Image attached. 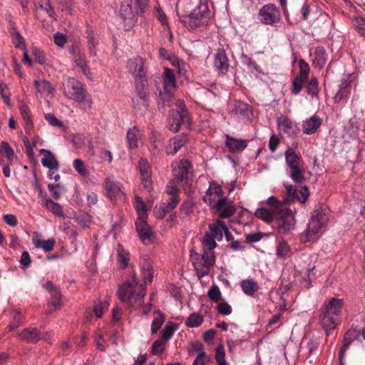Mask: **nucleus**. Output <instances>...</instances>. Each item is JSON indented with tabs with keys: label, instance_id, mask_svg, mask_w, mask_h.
Segmentation results:
<instances>
[{
	"label": "nucleus",
	"instance_id": "nucleus-1",
	"mask_svg": "<svg viewBox=\"0 0 365 365\" xmlns=\"http://www.w3.org/2000/svg\"><path fill=\"white\" fill-rule=\"evenodd\" d=\"M139 264L144 283H150L153 281L154 271L149 257L146 255H142ZM145 294V284H138L135 279L125 283L118 289L120 300L128 306L135 308L141 306Z\"/></svg>",
	"mask_w": 365,
	"mask_h": 365
},
{
	"label": "nucleus",
	"instance_id": "nucleus-2",
	"mask_svg": "<svg viewBox=\"0 0 365 365\" xmlns=\"http://www.w3.org/2000/svg\"><path fill=\"white\" fill-rule=\"evenodd\" d=\"M178 16L182 24L188 29L207 25L210 17L207 0H197V5L190 14H179Z\"/></svg>",
	"mask_w": 365,
	"mask_h": 365
},
{
	"label": "nucleus",
	"instance_id": "nucleus-3",
	"mask_svg": "<svg viewBox=\"0 0 365 365\" xmlns=\"http://www.w3.org/2000/svg\"><path fill=\"white\" fill-rule=\"evenodd\" d=\"M343 306V299L337 298H331L324 304V311L321 315V324L327 335L337 326L338 317Z\"/></svg>",
	"mask_w": 365,
	"mask_h": 365
},
{
	"label": "nucleus",
	"instance_id": "nucleus-4",
	"mask_svg": "<svg viewBox=\"0 0 365 365\" xmlns=\"http://www.w3.org/2000/svg\"><path fill=\"white\" fill-rule=\"evenodd\" d=\"M63 94L67 98L73 100L84 107L90 108L92 106V101L83 84L73 77L66 78L63 83Z\"/></svg>",
	"mask_w": 365,
	"mask_h": 365
},
{
	"label": "nucleus",
	"instance_id": "nucleus-5",
	"mask_svg": "<svg viewBox=\"0 0 365 365\" xmlns=\"http://www.w3.org/2000/svg\"><path fill=\"white\" fill-rule=\"evenodd\" d=\"M190 258L199 278L207 275L210 267L215 262V257L212 251H205L202 254L191 252Z\"/></svg>",
	"mask_w": 365,
	"mask_h": 365
},
{
	"label": "nucleus",
	"instance_id": "nucleus-6",
	"mask_svg": "<svg viewBox=\"0 0 365 365\" xmlns=\"http://www.w3.org/2000/svg\"><path fill=\"white\" fill-rule=\"evenodd\" d=\"M136 95L133 98V108L138 115H144L150 106V91L143 83L135 86Z\"/></svg>",
	"mask_w": 365,
	"mask_h": 365
},
{
	"label": "nucleus",
	"instance_id": "nucleus-7",
	"mask_svg": "<svg viewBox=\"0 0 365 365\" xmlns=\"http://www.w3.org/2000/svg\"><path fill=\"white\" fill-rule=\"evenodd\" d=\"M260 21L266 25H273L280 21V12L274 4L264 5L259 11Z\"/></svg>",
	"mask_w": 365,
	"mask_h": 365
},
{
	"label": "nucleus",
	"instance_id": "nucleus-8",
	"mask_svg": "<svg viewBox=\"0 0 365 365\" xmlns=\"http://www.w3.org/2000/svg\"><path fill=\"white\" fill-rule=\"evenodd\" d=\"M127 68L135 78L144 80L146 78V67L145 60L139 56L128 59Z\"/></svg>",
	"mask_w": 365,
	"mask_h": 365
},
{
	"label": "nucleus",
	"instance_id": "nucleus-9",
	"mask_svg": "<svg viewBox=\"0 0 365 365\" xmlns=\"http://www.w3.org/2000/svg\"><path fill=\"white\" fill-rule=\"evenodd\" d=\"M279 215L278 230L280 233L287 234L294 229L295 219L290 209L281 210Z\"/></svg>",
	"mask_w": 365,
	"mask_h": 365
},
{
	"label": "nucleus",
	"instance_id": "nucleus-10",
	"mask_svg": "<svg viewBox=\"0 0 365 365\" xmlns=\"http://www.w3.org/2000/svg\"><path fill=\"white\" fill-rule=\"evenodd\" d=\"M223 194L222 188L219 184L215 181L210 182L209 187L203 197V201L212 208L217 202L224 198Z\"/></svg>",
	"mask_w": 365,
	"mask_h": 365
},
{
	"label": "nucleus",
	"instance_id": "nucleus-11",
	"mask_svg": "<svg viewBox=\"0 0 365 365\" xmlns=\"http://www.w3.org/2000/svg\"><path fill=\"white\" fill-rule=\"evenodd\" d=\"M69 52L72 55L76 65L79 67L82 73L88 78H91L90 67L86 60L85 54L81 51L78 44H73Z\"/></svg>",
	"mask_w": 365,
	"mask_h": 365
},
{
	"label": "nucleus",
	"instance_id": "nucleus-12",
	"mask_svg": "<svg viewBox=\"0 0 365 365\" xmlns=\"http://www.w3.org/2000/svg\"><path fill=\"white\" fill-rule=\"evenodd\" d=\"M231 115L239 121L249 122L252 119V111L248 104L242 101H236Z\"/></svg>",
	"mask_w": 365,
	"mask_h": 365
},
{
	"label": "nucleus",
	"instance_id": "nucleus-13",
	"mask_svg": "<svg viewBox=\"0 0 365 365\" xmlns=\"http://www.w3.org/2000/svg\"><path fill=\"white\" fill-rule=\"evenodd\" d=\"M175 178L180 180L189 181L192 175V166L188 160H181L173 166Z\"/></svg>",
	"mask_w": 365,
	"mask_h": 365
},
{
	"label": "nucleus",
	"instance_id": "nucleus-14",
	"mask_svg": "<svg viewBox=\"0 0 365 365\" xmlns=\"http://www.w3.org/2000/svg\"><path fill=\"white\" fill-rule=\"evenodd\" d=\"M131 3L132 0H124L120 10V16L126 30L130 29L135 23V16L132 9Z\"/></svg>",
	"mask_w": 365,
	"mask_h": 365
},
{
	"label": "nucleus",
	"instance_id": "nucleus-15",
	"mask_svg": "<svg viewBox=\"0 0 365 365\" xmlns=\"http://www.w3.org/2000/svg\"><path fill=\"white\" fill-rule=\"evenodd\" d=\"M188 120L189 118L187 110H172L168 118V128L174 133L178 132L181 124L188 123Z\"/></svg>",
	"mask_w": 365,
	"mask_h": 365
},
{
	"label": "nucleus",
	"instance_id": "nucleus-16",
	"mask_svg": "<svg viewBox=\"0 0 365 365\" xmlns=\"http://www.w3.org/2000/svg\"><path fill=\"white\" fill-rule=\"evenodd\" d=\"M135 226L141 241L145 245L151 243L154 238V234L149 227L146 219H137Z\"/></svg>",
	"mask_w": 365,
	"mask_h": 365
},
{
	"label": "nucleus",
	"instance_id": "nucleus-17",
	"mask_svg": "<svg viewBox=\"0 0 365 365\" xmlns=\"http://www.w3.org/2000/svg\"><path fill=\"white\" fill-rule=\"evenodd\" d=\"M212 209L219 213L220 218H228L233 215L236 211L233 202L227 197H224L217 202Z\"/></svg>",
	"mask_w": 365,
	"mask_h": 365
},
{
	"label": "nucleus",
	"instance_id": "nucleus-18",
	"mask_svg": "<svg viewBox=\"0 0 365 365\" xmlns=\"http://www.w3.org/2000/svg\"><path fill=\"white\" fill-rule=\"evenodd\" d=\"M230 67L229 60L223 48H219L214 57V68L221 74H226Z\"/></svg>",
	"mask_w": 365,
	"mask_h": 365
},
{
	"label": "nucleus",
	"instance_id": "nucleus-19",
	"mask_svg": "<svg viewBox=\"0 0 365 365\" xmlns=\"http://www.w3.org/2000/svg\"><path fill=\"white\" fill-rule=\"evenodd\" d=\"M105 189L108 196L111 200L120 199L123 196V191L122 190L120 183L117 181L107 179L106 181Z\"/></svg>",
	"mask_w": 365,
	"mask_h": 365
},
{
	"label": "nucleus",
	"instance_id": "nucleus-20",
	"mask_svg": "<svg viewBox=\"0 0 365 365\" xmlns=\"http://www.w3.org/2000/svg\"><path fill=\"white\" fill-rule=\"evenodd\" d=\"M187 141V138L185 135H178L171 138L166 148L167 154L172 155H175L177 152L186 144Z\"/></svg>",
	"mask_w": 365,
	"mask_h": 365
},
{
	"label": "nucleus",
	"instance_id": "nucleus-21",
	"mask_svg": "<svg viewBox=\"0 0 365 365\" xmlns=\"http://www.w3.org/2000/svg\"><path fill=\"white\" fill-rule=\"evenodd\" d=\"M277 123L279 130L283 133L289 136L296 133L297 125L288 117L282 115L278 118Z\"/></svg>",
	"mask_w": 365,
	"mask_h": 365
},
{
	"label": "nucleus",
	"instance_id": "nucleus-22",
	"mask_svg": "<svg viewBox=\"0 0 365 365\" xmlns=\"http://www.w3.org/2000/svg\"><path fill=\"white\" fill-rule=\"evenodd\" d=\"M226 146L230 153H240L244 150L247 146V140L232 138L228 135H226Z\"/></svg>",
	"mask_w": 365,
	"mask_h": 365
},
{
	"label": "nucleus",
	"instance_id": "nucleus-23",
	"mask_svg": "<svg viewBox=\"0 0 365 365\" xmlns=\"http://www.w3.org/2000/svg\"><path fill=\"white\" fill-rule=\"evenodd\" d=\"M32 242L36 247L41 248L45 252L51 251L56 243V240L53 238H51L47 240H41L40 234L36 232L34 233Z\"/></svg>",
	"mask_w": 365,
	"mask_h": 365
},
{
	"label": "nucleus",
	"instance_id": "nucleus-24",
	"mask_svg": "<svg viewBox=\"0 0 365 365\" xmlns=\"http://www.w3.org/2000/svg\"><path fill=\"white\" fill-rule=\"evenodd\" d=\"M321 124V118L317 115H313L303 122V131L307 135L313 134L317 132Z\"/></svg>",
	"mask_w": 365,
	"mask_h": 365
},
{
	"label": "nucleus",
	"instance_id": "nucleus-25",
	"mask_svg": "<svg viewBox=\"0 0 365 365\" xmlns=\"http://www.w3.org/2000/svg\"><path fill=\"white\" fill-rule=\"evenodd\" d=\"M34 84L38 93L41 96H54L56 88L51 85L49 81L46 80L34 81Z\"/></svg>",
	"mask_w": 365,
	"mask_h": 365
},
{
	"label": "nucleus",
	"instance_id": "nucleus-26",
	"mask_svg": "<svg viewBox=\"0 0 365 365\" xmlns=\"http://www.w3.org/2000/svg\"><path fill=\"white\" fill-rule=\"evenodd\" d=\"M39 152L44 155L41 159L43 166L50 170H57L58 169V163L51 151L46 149H41Z\"/></svg>",
	"mask_w": 365,
	"mask_h": 365
},
{
	"label": "nucleus",
	"instance_id": "nucleus-27",
	"mask_svg": "<svg viewBox=\"0 0 365 365\" xmlns=\"http://www.w3.org/2000/svg\"><path fill=\"white\" fill-rule=\"evenodd\" d=\"M286 164L289 169L296 168L302 166V159L293 150L288 149L284 153Z\"/></svg>",
	"mask_w": 365,
	"mask_h": 365
},
{
	"label": "nucleus",
	"instance_id": "nucleus-28",
	"mask_svg": "<svg viewBox=\"0 0 365 365\" xmlns=\"http://www.w3.org/2000/svg\"><path fill=\"white\" fill-rule=\"evenodd\" d=\"M164 91H172L176 88V78L173 70L166 68L163 74Z\"/></svg>",
	"mask_w": 365,
	"mask_h": 365
},
{
	"label": "nucleus",
	"instance_id": "nucleus-29",
	"mask_svg": "<svg viewBox=\"0 0 365 365\" xmlns=\"http://www.w3.org/2000/svg\"><path fill=\"white\" fill-rule=\"evenodd\" d=\"M21 339L28 342L35 343L42 339L40 331L36 328L25 329L20 334Z\"/></svg>",
	"mask_w": 365,
	"mask_h": 365
},
{
	"label": "nucleus",
	"instance_id": "nucleus-30",
	"mask_svg": "<svg viewBox=\"0 0 365 365\" xmlns=\"http://www.w3.org/2000/svg\"><path fill=\"white\" fill-rule=\"evenodd\" d=\"M327 59L325 49L322 46L317 47L314 51V58L312 61L314 67L319 69L322 68L327 63Z\"/></svg>",
	"mask_w": 365,
	"mask_h": 365
},
{
	"label": "nucleus",
	"instance_id": "nucleus-31",
	"mask_svg": "<svg viewBox=\"0 0 365 365\" xmlns=\"http://www.w3.org/2000/svg\"><path fill=\"white\" fill-rule=\"evenodd\" d=\"M34 5L44 11L51 19L57 20V16L51 6V0H34Z\"/></svg>",
	"mask_w": 365,
	"mask_h": 365
},
{
	"label": "nucleus",
	"instance_id": "nucleus-32",
	"mask_svg": "<svg viewBox=\"0 0 365 365\" xmlns=\"http://www.w3.org/2000/svg\"><path fill=\"white\" fill-rule=\"evenodd\" d=\"M140 139V130L137 126H133L127 132L128 147L130 149L136 148L138 146Z\"/></svg>",
	"mask_w": 365,
	"mask_h": 365
},
{
	"label": "nucleus",
	"instance_id": "nucleus-33",
	"mask_svg": "<svg viewBox=\"0 0 365 365\" xmlns=\"http://www.w3.org/2000/svg\"><path fill=\"white\" fill-rule=\"evenodd\" d=\"M225 225L226 224L224 222L219 220L214 223L210 224L209 225L211 234L210 235L217 240H222Z\"/></svg>",
	"mask_w": 365,
	"mask_h": 365
},
{
	"label": "nucleus",
	"instance_id": "nucleus-34",
	"mask_svg": "<svg viewBox=\"0 0 365 365\" xmlns=\"http://www.w3.org/2000/svg\"><path fill=\"white\" fill-rule=\"evenodd\" d=\"M291 255V248L289 245L284 240L279 242L276 247V255L278 258L286 259Z\"/></svg>",
	"mask_w": 365,
	"mask_h": 365
},
{
	"label": "nucleus",
	"instance_id": "nucleus-35",
	"mask_svg": "<svg viewBox=\"0 0 365 365\" xmlns=\"http://www.w3.org/2000/svg\"><path fill=\"white\" fill-rule=\"evenodd\" d=\"M274 211L269 209L260 207L257 208L255 212V216L261 219L264 222H271L274 220Z\"/></svg>",
	"mask_w": 365,
	"mask_h": 365
},
{
	"label": "nucleus",
	"instance_id": "nucleus-36",
	"mask_svg": "<svg viewBox=\"0 0 365 365\" xmlns=\"http://www.w3.org/2000/svg\"><path fill=\"white\" fill-rule=\"evenodd\" d=\"M165 317L164 314L160 311L156 310L154 312V318L151 324V333L155 334L160 329L165 322Z\"/></svg>",
	"mask_w": 365,
	"mask_h": 365
},
{
	"label": "nucleus",
	"instance_id": "nucleus-37",
	"mask_svg": "<svg viewBox=\"0 0 365 365\" xmlns=\"http://www.w3.org/2000/svg\"><path fill=\"white\" fill-rule=\"evenodd\" d=\"M0 153L5 155V157L8 159L9 164H13L16 158L13 148L6 141H2L1 143Z\"/></svg>",
	"mask_w": 365,
	"mask_h": 365
},
{
	"label": "nucleus",
	"instance_id": "nucleus-38",
	"mask_svg": "<svg viewBox=\"0 0 365 365\" xmlns=\"http://www.w3.org/2000/svg\"><path fill=\"white\" fill-rule=\"evenodd\" d=\"M118 258L122 269H125L130 261V253L121 245L118 246Z\"/></svg>",
	"mask_w": 365,
	"mask_h": 365
},
{
	"label": "nucleus",
	"instance_id": "nucleus-39",
	"mask_svg": "<svg viewBox=\"0 0 365 365\" xmlns=\"http://www.w3.org/2000/svg\"><path fill=\"white\" fill-rule=\"evenodd\" d=\"M323 225L324 224L320 222L319 220H318L317 217H312V219L308 224L307 230V237H311L312 236L316 235Z\"/></svg>",
	"mask_w": 365,
	"mask_h": 365
},
{
	"label": "nucleus",
	"instance_id": "nucleus-40",
	"mask_svg": "<svg viewBox=\"0 0 365 365\" xmlns=\"http://www.w3.org/2000/svg\"><path fill=\"white\" fill-rule=\"evenodd\" d=\"M289 175L296 183H303L304 178V171L302 166L292 168L289 170Z\"/></svg>",
	"mask_w": 365,
	"mask_h": 365
},
{
	"label": "nucleus",
	"instance_id": "nucleus-41",
	"mask_svg": "<svg viewBox=\"0 0 365 365\" xmlns=\"http://www.w3.org/2000/svg\"><path fill=\"white\" fill-rule=\"evenodd\" d=\"M241 287L243 292L247 295H252L259 289L257 283L253 279L242 281L241 282Z\"/></svg>",
	"mask_w": 365,
	"mask_h": 365
},
{
	"label": "nucleus",
	"instance_id": "nucleus-42",
	"mask_svg": "<svg viewBox=\"0 0 365 365\" xmlns=\"http://www.w3.org/2000/svg\"><path fill=\"white\" fill-rule=\"evenodd\" d=\"M203 322V316L200 313L191 314L185 321V325L190 328L200 327Z\"/></svg>",
	"mask_w": 365,
	"mask_h": 365
},
{
	"label": "nucleus",
	"instance_id": "nucleus-43",
	"mask_svg": "<svg viewBox=\"0 0 365 365\" xmlns=\"http://www.w3.org/2000/svg\"><path fill=\"white\" fill-rule=\"evenodd\" d=\"M45 207L53 213L56 216H63V208L59 203L55 202L51 199H46L44 203Z\"/></svg>",
	"mask_w": 365,
	"mask_h": 365
},
{
	"label": "nucleus",
	"instance_id": "nucleus-44",
	"mask_svg": "<svg viewBox=\"0 0 365 365\" xmlns=\"http://www.w3.org/2000/svg\"><path fill=\"white\" fill-rule=\"evenodd\" d=\"M307 92L312 98L317 97L319 93L318 81L317 78L313 77L310 79L306 87Z\"/></svg>",
	"mask_w": 365,
	"mask_h": 365
},
{
	"label": "nucleus",
	"instance_id": "nucleus-45",
	"mask_svg": "<svg viewBox=\"0 0 365 365\" xmlns=\"http://www.w3.org/2000/svg\"><path fill=\"white\" fill-rule=\"evenodd\" d=\"M306 81L307 80L295 77L292 81L291 93L294 96L298 95L302 91Z\"/></svg>",
	"mask_w": 365,
	"mask_h": 365
},
{
	"label": "nucleus",
	"instance_id": "nucleus-46",
	"mask_svg": "<svg viewBox=\"0 0 365 365\" xmlns=\"http://www.w3.org/2000/svg\"><path fill=\"white\" fill-rule=\"evenodd\" d=\"M109 304L108 301H98L93 307V312L97 319L102 317L103 312L108 309Z\"/></svg>",
	"mask_w": 365,
	"mask_h": 365
},
{
	"label": "nucleus",
	"instance_id": "nucleus-47",
	"mask_svg": "<svg viewBox=\"0 0 365 365\" xmlns=\"http://www.w3.org/2000/svg\"><path fill=\"white\" fill-rule=\"evenodd\" d=\"M135 209L138 216L137 219H147L148 215L145 203L139 197L135 199Z\"/></svg>",
	"mask_w": 365,
	"mask_h": 365
},
{
	"label": "nucleus",
	"instance_id": "nucleus-48",
	"mask_svg": "<svg viewBox=\"0 0 365 365\" xmlns=\"http://www.w3.org/2000/svg\"><path fill=\"white\" fill-rule=\"evenodd\" d=\"M139 170L141 178L151 177V169L146 159L141 158L139 160Z\"/></svg>",
	"mask_w": 365,
	"mask_h": 365
},
{
	"label": "nucleus",
	"instance_id": "nucleus-49",
	"mask_svg": "<svg viewBox=\"0 0 365 365\" xmlns=\"http://www.w3.org/2000/svg\"><path fill=\"white\" fill-rule=\"evenodd\" d=\"M225 348L222 344H220L217 346L215 350V359L218 362L217 365H228L225 360Z\"/></svg>",
	"mask_w": 365,
	"mask_h": 365
},
{
	"label": "nucleus",
	"instance_id": "nucleus-50",
	"mask_svg": "<svg viewBox=\"0 0 365 365\" xmlns=\"http://www.w3.org/2000/svg\"><path fill=\"white\" fill-rule=\"evenodd\" d=\"M299 74L297 77L307 81L308 75L310 71L309 64L304 59H300L299 61Z\"/></svg>",
	"mask_w": 365,
	"mask_h": 365
},
{
	"label": "nucleus",
	"instance_id": "nucleus-51",
	"mask_svg": "<svg viewBox=\"0 0 365 365\" xmlns=\"http://www.w3.org/2000/svg\"><path fill=\"white\" fill-rule=\"evenodd\" d=\"M175 328L176 326L173 322H168L161 332L162 337L165 340L170 339L173 336Z\"/></svg>",
	"mask_w": 365,
	"mask_h": 365
},
{
	"label": "nucleus",
	"instance_id": "nucleus-52",
	"mask_svg": "<svg viewBox=\"0 0 365 365\" xmlns=\"http://www.w3.org/2000/svg\"><path fill=\"white\" fill-rule=\"evenodd\" d=\"M179 203V196L171 197L168 203L162 208L163 216L171 212Z\"/></svg>",
	"mask_w": 365,
	"mask_h": 365
},
{
	"label": "nucleus",
	"instance_id": "nucleus-53",
	"mask_svg": "<svg viewBox=\"0 0 365 365\" xmlns=\"http://www.w3.org/2000/svg\"><path fill=\"white\" fill-rule=\"evenodd\" d=\"M73 168L81 176L86 177L88 175V170L84 165V163L81 159H76L73 163Z\"/></svg>",
	"mask_w": 365,
	"mask_h": 365
},
{
	"label": "nucleus",
	"instance_id": "nucleus-54",
	"mask_svg": "<svg viewBox=\"0 0 365 365\" xmlns=\"http://www.w3.org/2000/svg\"><path fill=\"white\" fill-rule=\"evenodd\" d=\"M209 298L215 302L220 301L222 294L219 287L216 285L212 286L207 292Z\"/></svg>",
	"mask_w": 365,
	"mask_h": 365
},
{
	"label": "nucleus",
	"instance_id": "nucleus-55",
	"mask_svg": "<svg viewBox=\"0 0 365 365\" xmlns=\"http://www.w3.org/2000/svg\"><path fill=\"white\" fill-rule=\"evenodd\" d=\"M240 60L242 64L247 66L249 69L250 70H258V65L256 63L255 61H252V59L247 56L245 53H242L240 56Z\"/></svg>",
	"mask_w": 365,
	"mask_h": 365
},
{
	"label": "nucleus",
	"instance_id": "nucleus-56",
	"mask_svg": "<svg viewBox=\"0 0 365 365\" xmlns=\"http://www.w3.org/2000/svg\"><path fill=\"white\" fill-rule=\"evenodd\" d=\"M267 204L274 209V212H281V210H284V205L282 202L278 200L275 197L271 196L267 198Z\"/></svg>",
	"mask_w": 365,
	"mask_h": 365
},
{
	"label": "nucleus",
	"instance_id": "nucleus-57",
	"mask_svg": "<svg viewBox=\"0 0 365 365\" xmlns=\"http://www.w3.org/2000/svg\"><path fill=\"white\" fill-rule=\"evenodd\" d=\"M354 25L356 27L360 35L365 37V18L361 16H356L353 19Z\"/></svg>",
	"mask_w": 365,
	"mask_h": 365
},
{
	"label": "nucleus",
	"instance_id": "nucleus-58",
	"mask_svg": "<svg viewBox=\"0 0 365 365\" xmlns=\"http://www.w3.org/2000/svg\"><path fill=\"white\" fill-rule=\"evenodd\" d=\"M51 294V298L49 300V304L53 306V307L56 308L58 307L61 305V292L59 289L53 291Z\"/></svg>",
	"mask_w": 365,
	"mask_h": 365
},
{
	"label": "nucleus",
	"instance_id": "nucleus-59",
	"mask_svg": "<svg viewBox=\"0 0 365 365\" xmlns=\"http://www.w3.org/2000/svg\"><path fill=\"white\" fill-rule=\"evenodd\" d=\"M19 108L22 118L26 122L27 126L29 128H31L33 123L30 118V113L28 107L25 105H21Z\"/></svg>",
	"mask_w": 365,
	"mask_h": 365
},
{
	"label": "nucleus",
	"instance_id": "nucleus-60",
	"mask_svg": "<svg viewBox=\"0 0 365 365\" xmlns=\"http://www.w3.org/2000/svg\"><path fill=\"white\" fill-rule=\"evenodd\" d=\"M0 95L1 96L4 102L10 106V93L7 85L4 83L0 82Z\"/></svg>",
	"mask_w": 365,
	"mask_h": 365
},
{
	"label": "nucleus",
	"instance_id": "nucleus-61",
	"mask_svg": "<svg viewBox=\"0 0 365 365\" xmlns=\"http://www.w3.org/2000/svg\"><path fill=\"white\" fill-rule=\"evenodd\" d=\"M165 348V343L161 339L155 341L152 345V354L158 355L163 352Z\"/></svg>",
	"mask_w": 365,
	"mask_h": 365
},
{
	"label": "nucleus",
	"instance_id": "nucleus-62",
	"mask_svg": "<svg viewBox=\"0 0 365 365\" xmlns=\"http://www.w3.org/2000/svg\"><path fill=\"white\" fill-rule=\"evenodd\" d=\"M327 211V210L326 208H324V210L322 207L316 208L312 217H317L318 220H319V221L322 222L324 225L328 220Z\"/></svg>",
	"mask_w": 365,
	"mask_h": 365
},
{
	"label": "nucleus",
	"instance_id": "nucleus-63",
	"mask_svg": "<svg viewBox=\"0 0 365 365\" xmlns=\"http://www.w3.org/2000/svg\"><path fill=\"white\" fill-rule=\"evenodd\" d=\"M350 94V90H342L339 88V91L334 96V102L338 103L344 99H347Z\"/></svg>",
	"mask_w": 365,
	"mask_h": 365
},
{
	"label": "nucleus",
	"instance_id": "nucleus-64",
	"mask_svg": "<svg viewBox=\"0 0 365 365\" xmlns=\"http://www.w3.org/2000/svg\"><path fill=\"white\" fill-rule=\"evenodd\" d=\"M217 311L222 315H229L232 313V309L227 302H221L217 305Z\"/></svg>",
	"mask_w": 365,
	"mask_h": 365
}]
</instances>
